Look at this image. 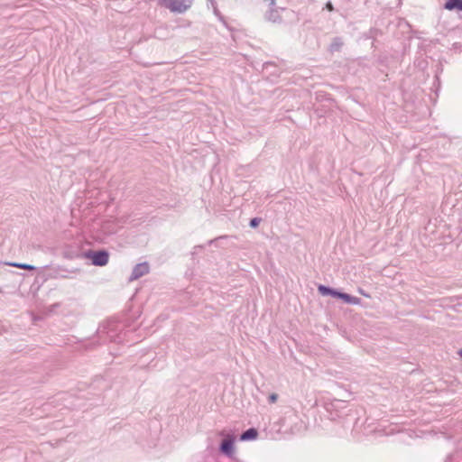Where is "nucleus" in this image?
<instances>
[{"instance_id":"1","label":"nucleus","mask_w":462,"mask_h":462,"mask_svg":"<svg viewBox=\"0 0 462 462\" xmlns=\"http://www.w3.org/2000/svg\"><path fill=\"white\" fill-rule=\"evenodd\" d=\"M158 5L173 14H184L190 9L192 0H158Z\"/></svg>"},{"instance_id":"2","label":"nucleus","mask_w":462,"mask_h":462,"mask_svg":"<svg viewBox=\"0 0 462 462\" xmlns=\"http://www.w3.org/2000/svg\"><path fill=\"white\" fill-rule=\"evenodd\" d=\"M91 259L92 263L97 266H104L108 263V254L105 251L89 253L87 255Z\"/></svg>"},{"instance_id":"3","label":"nucleus","mask_w":462,"mask_h":462,"mask_svg":"<svg viewBox=\"0 0 462 462\" xmlns=\"http://www.w3.org/2000/svg\"><path fill=\"white\" fill-rule=\"evenodd\" d=\"M149 264L147 263H142L137 264L132 273V279H138L141 276L148 273Z\"/></svg>"},{"instance_id":"4","label":"nucleus","mask_w":462,"mask_h":462,"mask_svg":"<svg viewBox=\"0 0 462 462\" xmlns=\"http://www.w3.org/2000/svg\"><path fill=\"white\" fill-rule=\"evenodd\" d=\"M335 297H337L338 299H341L347 303L358 304L360 302V300L358 298H355V296H351L346 293L336 291Z\"/></svg>"},{"instance_id":"5","label":"nucleus","mask_w":462,"mask_h":462,"mask_svg":"<svg viewBox=\"0 0 462 462\" xmlns=\"http://www.w3.org/2000/svg\"><path fill=\"white\" fill-rule=\"evenodd\" d=\"M444 8L448 10H460L462 12V0H447Z\"/></svg>"},{"instance_id":"6","label":"nucleus","mask_w":462,"mask_h":462,"mask_svg":"<svg viewBox=\"0 0 462 462\" xmlns=\"http://www.w3.org/2000/svg\"><path fill=\"white\" fill-rule=\"evenodd\" d=\"M258 435V432L255 429L251 428L248 429L245 433L242 434L241 439L242 440H254L256 439Z\"/></svg>"},{"instance_id":"7","label":"nucleus","mask_w":462,"mask_h":462,"mask_svg":"<svg viewBox=\"0 0 462 462\" xmlns=\"http://www.w3.org/2000/svg\"><path fill=\"white\" fill-rule=\"evenodd\" d=\"M318 289H319V291L322 295H328V294H329V295H333V296H335V294H336V291H333V289L328 288V287H326V286H324V285H319V286L318 287Z\"/></svg>"},{"instance_id":"8","label":"nucleus","mask_w":462,"mask_h":462,"mask_svg":"<svg viewBox=\"0 0 462 462\" xmlns=\"http://www.w3.org/2000/svg\"><path fill=\"white\" fill-rule=\"evenodd\" d=\"M221 449L223 452L228 454L231 449V440L225 439L222 443Z\"/></svg>"},{"instance_id":"9","label":"nucleus","mask_w":462,"mask_h":462,"mask_svg":"<svg viewBox=\"0 0 462 462\" xmlns=\"http://www.w3.org/2000/svg\"><path fill=\"white\" fill-rule=\"evenodd\" d=\"M9 265L14 266V267H17V268H20V269H23V270H33L34 269V267L32 265L26 264V263H9Z\"/></svg>"},{"instance_id":"10","label":"nucleus","mask_w":462,"mask_h":462,"mask_svg":"<svg viewBox=\"0 0 462 462\" xmlns=\"http://www.w3.org/2000/svg\"><path fill=\"white\" fill-rule=\"evenodd\" d=\"M261 222V218L259 217H254L251 222H250V225L253 226V228H255V226H257L259 225V223Z\"/></svg>"},{"instance_id":"11","label":"nucleus","mask_w":462,"mask_h":462,"mask_svg":"<svg viewBox=\"0 0 462 462\" xmlns=\"http://www.w3.org/2000/svg\"><path fill=\"white\" fill-rule=\"evenodd\" d=\"M278 399V394L277 393H272L269 397V400L271 402H276Z\"/></svg>"},{"instance_id":"12","label":"nucleus","mask_w":462,"mask_h":462,"mask_svg":"<svg viewBox=\"0 0 462 462\" xmlns=\"http://www.w3.org/2000/svg\"><path fill=\"white\" fill-rule=\"evenodd\" d=\"M327 9L329 11V12H332V10H334V6L332 5L331 2H327Z\"/></svg>"},{"instance_id":"13","label":"nucleus","mask_w":462,"mask_h":462,"mask_svg":"<svg viewBox=\"0 0 462 462\" xmlns=\"http://www.w3.org/2000/svg\"><path fill=\"white\" fill-rule=\"evenodd\" d=\"M459 356L462 358V349L459 351Z\"/></svg>"}]
</instances>
